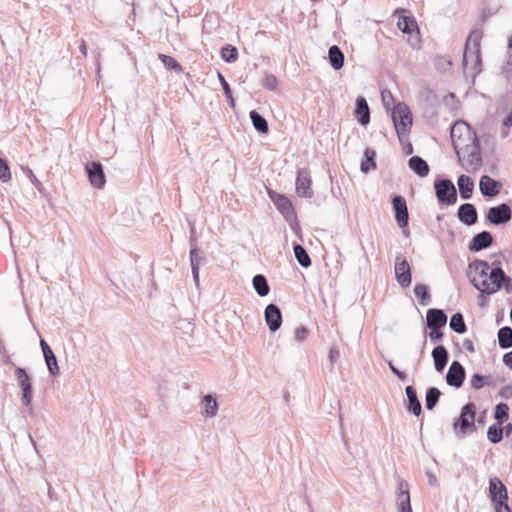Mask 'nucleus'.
I'll list each match as a JSON object with an SVG mask.
<instances>
[{
  "instance_id": "3c124183",
  "label": "nucleus",
  "mask_w": 512,
  "mask_h": 512,
  "mask_svg": "<svg viewBox=\"0 0 512 512\" xmlns=\"http://www.w3.org/2000/svg\"><path fill=\"white\" fill-rule=\"evenodd\" d=\"M218 79H219V82L224 90L225 96L227 98H231V88H230L228 82L226 81L225 77L220 72L218 73Z\"/></svg>"
},
{
  "instance_id": "7ed1b4c3",
  "label": "nucleus",
  "mask_w": 512,
  "mask_h": 512,
  "mask_svg": "<svg viewBox=\"0 0 512 512\" xmlns=\"http://www.w3.org/2000/svg\"><path fill=\"white\" fill-rule=\"evenodd\" d=\"M469 269V277L473 286L481 293L490 294L492 280L489 279V274L492 269L489 264L483 260H474L469 264Z\"/></svg>"
},
{
  "instance_id": "c756f323",
  "label": "nucleus",
  "mask_w": 512,
  "mask_h": 512,
  "mask_svg": "<svg viewBox=\"0 0 512 512\" xmlns=\"http://www.w3.org/2000/svg\"><path fill=\"white\" fill-rule=\"evenodd\" d=\"M252 285L259 296L264 297L269 294L270 288L267 279L262 274H257L253 277Z\"/></svg>"
},
{
  "instance_id": "5fc2aeb1",
  "label": "nucleus",
  "mask_w": 512,
  "mask_h": 512,
  "mask_svg": "<svg viewBox=\"0 0 512 512\" xmlns=\"http://www.w3.org/2000/svg\"><path fill=\"white\" fill-rule=\"evenodd\" d=\"M441 328H435V330H431L429 332V337L432 341H439L443 337V332L440 331Z\"/></svg>"
},
{
  "instance_id": "338daca9",
  "label": "nucleus",
  "mask_w": 512,
  "mask_h": 512,
  "mask_svg": "<svg viewBox=\"0 0 512 512\" xmlns=\"http://www.w3.org/2000/svg\"><path fill=\"white\" fill-rule=\"evenodd\" d=\"M42 352H43V356L44 358L45 357H48L49 354H54V352L52 351V349L50 348V346H47L45 349H42Z\"/></svg>"
},
{
  "instance_id": "4468645a",
  "label": "nucleus",
  "mask_w": 512,
  "mask_h": 512,
  "mask_svg": "<svg viewBox=\"0 0 512 512\" xmlns=\"http://www.w3.org/2000/svg\"><path fill=\"white\" fill-rule=\"evenodd\" d=\"M465 380V369L458 361H453L446 374V382L449 386L459 388Z\"/></svg>"
},
{
  "instance_id": "de8ad7c7",
  "label": "nucleus",
  "mask_w": 512,
  "mask_h": 512,
  "mask_svg": "<svg viewBox=\"0 0 512 512\" xmlns=\"http://www.w3.org/2000/svg\"><path fill=\"white\" fill-rule=\"evenodd\" d=\"M11 179L10 168L7 161L0 158V180L7 182Z\"/></svg>"
},
{
  "instance_id": "79ce46f5",
  "label": "nucleus",
  "mask_w": 512,
  "mask_h": 512,
  "mask_svg": "<svg viewBox=\"0 0 512 512\" xmlns=\"http://www.w3.org/2000/svg\"><path fill=\"white\" fill-rule=\"evenodd\" d=\"M414 293L422 305H425L429 302L430 293L428 286L424 284H416L414 287Z\"/></svg>"
},
{
  "instance_id": "a211bd4d",
  "label": "nucleus",
  "mask_w": 512,
  "mask_h": 512,
  "mask_svg": "<svg viewBox=\"0 0 512 512\" xmlns=\"http://www.w3.org/2000/svg\"><path fill=\"white\" fill-rule=\"evenodd\" d=\"M501 183L488 175H483L479 181V189L485 197H495L499 194Z\"/></svg>"
},
{
  "instance_id": "4d7b16f0",
  "label": "nucleus",
  "mask_w": 512,
  "mask_h": 512,
  "mask_svg": "<svg viewBox=\"0 0 512 512\" xmlns=\"http://www.w3.org/2000/svg\"><path fill=\"white\" fill-rule=\"evenodd\" d=\"M462 346L466 351H468L470 353L475 352L474 344L470 339H464Z\"/></svg>"
},
{
  "instance_id": "a18cd8bd",
  "label": "nucleus",
  "mask_w": 512,
  "mask_h": 512,
  "mask_svg": "<svg viewBox=\"0 0 512 512\" xmlns=\"http://www.w3.org/2000/svg\"><path fill=\"white\" fill-rule=\"evenodd\" d=\"M275 204L283 214H288L291 211V203L288 198L283 195L278 196Z\"/></svg>"
},
{
  "instance_id": "5701e85b",
  "label": "nucleus",
  "mask_w": 512,
  "mask_h": 512,
  "mask_svg": "<svg viewBox=\"0 0 512 512\" xmlns=\"http://www.w3.org/2000/svg\"><path fill=\"white\" fill-rule=\"evenodd\" d=\"M457 185L460 193V197L463 200H468L472 197L474 191V181L470 176L461 174L457 179Z\"/></svg>"
},
{
  "instance_id": "37998d69",
  "label": "nucleus",
  "mask_w": 512,
  "mask_h": 512,
  "mask_svg": "<svg viewBox=\"0 0 512 512\" xmlns=\"http://www.w3.org/2000/svg\"><path fill=\"white\" fill-rule=\"evenodd\" d=\"M509 417V407L506 403H499L495 407L494 418L499 424L505 422Z\"/></svg>"
},
{
  "instance_id": "aec40b11",
  "label": "nucleus",
  "mask_w": 512,
  "mask_h": 512,
  "mask_svg": "<svg viewBox=\"0 0 512 512\" xmlns=\"http://www.w3.org/2000/svg\"><path fill=\"white\" fill-rule=\"evenodd\" d=\"M427 326L430 330L442 328L447 323V315L441 309L431 308L426 314Z\"/></svg>"
},
{
  "instance_id": "39448f33",
  "label": "nucleus",
  "mask_w": 512,
  "mask_h": 512,
  "mask_svg": "<svg viewBox=\"0 0 512 512\" xmlns=\"http://www.w3.org/2000/svg\"><path fill=\"white\" fill-rule=\"evenodd\" d=\"M391 117L399 138L406 135L412 126V115L409 107L404 103L396 104Z\"/></svg>"
},
{
  "instance_id": "6e6d98bb",
  "label": "nucleus",
  "mask_w": 512,
  "mask_h": 512,
  "mask_svg": "<svg viewBox=\"0 0 512 512\" xmlns=\"http://www.w3.org/2000/svg\"><path fill=\"white\" fill-rule=\"evenodd\" d=\"M340 357V352L338 349L336 348H331L330 351H329V359H330V362L333 364L334 362H336Z\"/></svg>"
},
{
  "instance_id": "f8f14e48",
  "label": "nucleus",
  "mask_w": 512,
  "mask_h": 512,
  "mask_svg": "<svg viewBox=\"0 0 512 512\" xmlns=\"http://www.w3.org/2000/svg\"><path fill=\"white\" fill-rule=\"evenodd\" d=\"M392 206L395 213V219L401 228L407 227L409 222V213L404 197L397 195L392 199Z\"/></svg>"
},
{
  "instance_id": "09e8293b",
  "label": "nucleus",
  "mask_w": 512,
  "mask_h": 512,
  "mask_svg": "<svg viewBox=\"0 0 512 512\" xmlns=\"http://www.w3.org/2000/svg\"><path fill=\"white\" fill-rule=\"evenodd\" d=\"M309 334V330L305 326H299L294 331V338L298 342L304 341Z\"/></svg>"
},
{
  "instance_id": "69168bd1",
  "label": "nucleus",
  "mask_w": 512,
  "mask_h": 512,
  "mask_svg": "<svg viewBox=\"0 0 512 512\" xmlns=\"http://www.w3.org/2000/svg\"><path fill=\"white\" fill-rule=\"evenodd\" d=\"M502 429H504V433L508 437L512 433V424H507L505 427H502Z\"/></svg>"
},
{
  "instance_id": "4c0bfd02",
  "label": "nucleus",
  "mask_w": 512,
  "mask_h": 512,
  "mask_svg": "<svg viewBox=\"0 0 512 512\" xmlns=\"http://www.w3.org/2000/svg\"><path fill=\"white\" fill-rule=\"evenodd\" d=\"M504 429H502L501 424H493L489 426L487 431V438L493 444H497L501 442L503 439Z\"/></svg>"
},
{
  "instance_id": "72a5a7b5",
  "label": "nucleus",
  "mask_w": 512,
  "mask_h": 512,
  "mask_svg": "<svg viewBox=\"0 0 512 512\" xmlns=\"http://www.w3.org/2000/svg\"><path fill=\"white\" fill-rule=\"evenodd\" d=\"M441 391L436 387H430L426 391L425 406L428 410H432L439 401Z\"/></svg>"
},
{
  "instance_id": "b1692460",
  "label": "nucleus",
  "mask_w": 512,
  "mask_h": 512,
  "mask_svg": "<svg viewBox=\"0 0 512 512\" xmlns=\"http://www.w3.org/2000/svg\"><path fill=\"white\" fill-rule=\"evenodd\" d=\"M432 358L434 361L436 371L441 373L446 367L449 360L447 349L442 345L436 346L432 350Z\"/></svg>"
},
{
  "instance_id": "a19ab883",
  "label": "nucleus",
  "mask_w": 512,
  "mask_h": 512,
  "mask_svg": "<svg viewBox=\"0 0 512 512\" xmlns=\"http://www.w3.org/2000/svg\"><path fill=\"white\" fill-rule=\"evenodd\" d=\"M221 57L227 63H234L238 59V50L235 46L226 45L221 49Z\"/></svg>"
},
{
  "instance_id": "680f3d73",
  "label": "nucleus",
  "mask_w": 512,
  "mask_h": 512,
  "mask_svg": "<svg viewBox=\"0 0 512 512\" xmlns=\"http://www.w3.org/2000/svg\"><path fill=\"white\" fill-rule=\"evenodd\" d=\"M503 125L505 127H510L512 126V115L511 113H509L503 120Z\"/></svg>"
},
{
  "instance_id": "ea45409f",
  "label": "nucleus",
  "mask_w": 512,
  "mask_h": 512,
  "mask_svg": "<svg viewBox=\"0 0 512 512\" xmlns=\"http://www.w3.org/2000/svg\"><path fill=\"white\" fill-rule=\"evenodd\" d=\"M470 384L472 388H474L475 390H479L483 388L485 385H492V378L491 376H483L476 373L472 375Z\"/></svg>"
},
{
  "instance_id": "20e7f679",
  "label": "nucleus",
  "mask_w": 512,
  "mask_h": 512,
  "mask_svg": "<svg viewBox=\"0 0 512 512\" xmlns=\"http://www.w3.org/2000/svg\"><path fill=\"white\" fill-rule=\"evenodd\" d=\"M476 406L473 402L465 404L453 428L458 437H463L469 430H475Z\"/></svg>"
},
{
  "instance_id": "f704fd0d",
  "label": "nucleus",
  "mask_w": 512,
  "mask_h": 512,
  "mask_svg": "<svg viewBox=\"0 0 512 512\" xmlns=\"http://www.w3.org/2000/svg\"><path fill=\"white\" fill-rule=\"evenodd\" d=\"M293 249L298 263L304 268L309 267L311 265V259L305 248L300 244H295Z\"/></svg>"
},
{
  "instance_id": "e2e57ef3",
  "label": "nucleus",
  "mask_w": 512,
  "mask_h": 512,
  "mask_svg": "<svg viewBox=\"0 0 512 512\" xmlns=\"http://www.w3.org/2000/svg\"><path fill=\"white\" fill-rule=\"evenodd\" d=\"M427 477H428V482L430 485H435L436 482H437V479L435 477V475L431 472H427L426 473Z\"/></svg>"
},
{
  "instance_id": "bf43d9fd",
  "label": "nucleus",
  "mask_w": 512,
  "mask_h": 512,
  "mask_svg": "<svg viewBox=\"0 0 512 512\" xmlns=\"http://www.w3.org/2000/svg\"><path fill=\"white\" fill-rule=\"evenodd\" d=\"M26 174H27L28 178L31 180V182H32L36 187H38V186L41 184V183L38 181V179L36 178V176L33 174L32 170L27 169Z\"/></svg>"
},
{
  "instance_id": "9d476101",
  "label": "nucleus",
  "mask_w": 512,
  "mask_h": 512,
  "mask_svg": "<svg viewBox=\"0 0 512 512\" xmlns=\"http://www.w3.org/2000/svg\"><path fill=\"white\" fill-rule=\"evenodd\" d=\"M489 496L495 506L508 503L507 488L498 477L489 480Z\"/></svg>"
},
{
  "instance_id": "6e6552de",
  "label": "nucleus",
  "mask_w": 512,
  "mask_h": 512,
  "mask_svg": "<svg viewBox=\"0 0 512 512\" xmlns=\"http://www.w3.org/2000/svg\"><path fill=\"white\" fill-rule=\"evenodd\" d=\"M489 279L492 280V286L489 289L490 294L496 293L502 287H504L507 293H512V279L504 273L502 268H493L490 271Z\"/></svg>"
},
{
  "instance_id": "c85d7f7f",
  "label": "nucleus",
  "mask_w": 512,
  "mask_h": 512,
  "mask_svg": "<svg viewBox=\"0 0 512 512\" xmlns=\"http://www.w3.org/2000/svg\"><path fill=\"white\" fill-rule=\"evenodd\" d=\"M329 62L334 70H340L344 65V54L337 45H332L328 50Z\"/></svg>"
},
{
  "instance_id": "423d86ee",
  "label": "nucleus",
  "mask_w": 512,
  "mask_h": 512,
  "mask_svg": "<svg viewBox=\"0 0 512 512\" xmlns=\"http://www.w3.org/2000/svg\"><path fill=\"white\" fill-rule=\"evenodd\" d=\"M437 200L441 204L453 205L457 201V190L450 179L438 178L434 182Z\"/></svg>"
},
{
  "instance_id": "473e14b6",
  "label": "nucleus",
  "mask_w": 512,
  "mask_h": 512,
  "mask_svg": "<svg viewBox=\"0 0 512 512\" xmlns=\"http://www.w3.org/2000/svg\"><path fill=\"white\" fill-rule=\"evenodd\" d=\"M498 343L502 349H508L512 347V328L504 326L498 331Z\"/></svg>"
},
{
  "instance_id": "f03ea898",
  "label": "nucleus",
  "mask_w": 512,
  "mask_h": 512,
  "mask_svg": "<svg viewBox=\"0 0 512 512\" xmlns=\"http://www.w3.org/2000/svg\"><path fill=\"white\" fill-rule=\"evenodd\" d=\"M481 32L472 31L465 44L463 64L465 69H470L475 76L481 71L480 40Z\"/></svg>"
},
{
  "instance_id": "ddd939ff",
  "label": "nucleus",
  "mask_w": 512,
  "mask_h": 512,
  "mask_svg": "<svg viewBox=\"0 0 512 512\" xmlns=\"http://www.w3.org/2000/svg\"><path fill=\"white\" fill-rule=\"evenodd\" d=\"M296 192L298 196L304 198H311L314 194L311 188L310 172L305 168L299 169L298 171L296 178Z\"/></svg>"
},
{
  "instance_id": "c03bdc74",
  "label": "nucleus",
  "mask_w": 512,
  "mask_h": 512,
  "mask_svg": "<svg viewBox=\"0 0 512 512\" xmlns=\"http://www.w3.org/2000/svg\"><path fill=\"white\" fill-rule=\"evenodd\" d=\"M44 359L49 373L52 376H57L59 374V366L55 354H49V356L45 357Z\"/></svg>"
},
{
  "instance_id": "cd10ccee",
  "label": "nucleus",
  "mask_w": 512,
  "mask_h": 512,
  "mask_svg": "<svg viewBox=\"0 0 512 512\" xmlns=\"http://www.w3.org/2000/svg\"><path fill=\"white\" fill-rule=\"evenodd\" d=\"M202 260H203V258L200 257L196 245L191 242L190 263H191L193 280H194L196 286H199V265Z\"/></svg>"
},
{
  "instance_id": "0e129e2a",
  "label": "nucleus",
  "mask_w": 512,
  "mask_h": 512,
  "mask_svg": "<svg viewBox=\"0 0 512 512\" xmlns=\"http://www.w3.org/2000/svg\"><path fill=\"white\" fill-rule=\"evenodd\" d=\"M79 49L83 56L87 55V47H86V43L84 40L81 41Z\"/></svg>"
},
{
  "instance_id": "c9c22d12",
  "label": "nucleus",
  "mask_w": 512,
  "mask_h": 512,
  "mask_svg": "<svg viewBox=\"0 0 512 512\" xmlns=\"http://www.w3.org/2000/svg\"><path fill=\"white\" fill-rule=\"evenodd\" d=\"M397 26L403 33L409 34L417 28V23L413 18L401 15L398 19Z\"/></svg>"
},
{
  "instance_id": "f257e3e1",
  "label": "nucleus",
  "mask_w": 512,
  "mask_h": 512,
  "mask_svg": "<svg viewBox=\"0 0 512 512\" xmlns=\"http://www.w3.org/2000/svg\"><path fill=\"white\" fill-rule=\"evenodd\" d=\"M451 138L463 168L467 171L478 170L482 165V156L476 133L465 122H457L451 128Z\"/></svg>"
},
{
  "instance_id": "13d9d810",
  "label": "nucleus",
  "mask_w": 512,
  "mask_h": 512,
  "mask_svg": "<svg viewBox=\"0 0 512 512\" xmlns=\"http://www.w3.org/2000/svg\"><path fill=\"white\" fill-rule=\"evenodd\" d=\"M503 362L506 366L512 369V351L503 356Z\"/></svg>"
},
{
  "instance_id": "2eb2a0df",
  "label": "nucleus",
  "mask_w": 512,
  "mask_h": 512,
  "mask_svg": "<svg viewBox=\"0 0 512 512\" xmlns=\"http://www.w3.org/2000/svg\"><path fill=\"white\" fill-rule=\"evenodd\" d=\"M396 504L399 512H412L409 494V484L405 480H400L398 483Z\"/></svg>"
},
{
  "instance_id": "052dcab7",
  "label": "nucleus",
  "mask_w": 512,
  "mask_h": 512,
  "mask_svg": "<svg viewBox=\"0 0 512 512\" xmlns=\"http://www.w3.org/2000/svg\"><path fill=\"white\" fill-rule=\"evenodd\" d=\"M495 508H496V512H511V509H510L508 503L499 504V505L495 506Z\"/></svg>"
},
{
  "instance_id": "a878e982",
  "label": "nucleus",
  "mask_w": 512,
  "mask_h": 512,
  "mask_svg": "<svg viewBox=\"0 0 512 512\" xmlns=\"http://www.w3.org/2000/svg\"><path fill=\"white\" fill-rule=\"evenodd\" d=\"M405 392L408 398L407 410L413 413L415 416H419L421 414L422 408L421 403L417 397L416 390L413 386H407Z\"/></svg>"
},
{
  "instance_id": "0eeeda50",
  "label": "nucleus",
  "mask_w": 512,
  "mask_h": 512,
  "mask_svg": "<svg viewBox=\"0 0 512 512\" xmlns=\"http://www.w3.org/2000/svg\"><path fill=\"white\" fill-rule=\"evenodd\" d=\"M15 376L18 382V386L21 390V402L24 406H29L32 402V383L26 370L21 367H17L15 370Z\"/></svg>"
},
{
  "instance_id": "4be33fe9",
  "label": "nucleus",
  "mask_w": 512,
  "mask_h": 512,
  "mask_svg": "<svg viewBox=\"0 0 512 512\" xmlns=\"http://www.w3.org/2000/svg\"><path fill=\"white\" fill-rule=\"evenodd\" d=\"M200 406H201L202 416L207 417V418H213L217 415L218 403L216 401V398L213 395H211V394L205 395L202 398Z\"/></svg>"
},
{
  "instance_id": "dca6fc26",
  "label": "nucleus",
  "mask_w": 512,
  "mask_h": 512,
  "mask_svg": "<svg viewBox=\"0 0 512 512\" xmlns=\"http://www.w3.org/2000/svg\"><path fill=\"white\" fill-rule=\"evenodd\" d=\"M88 179L92 186L101 189L105 185V174L99 162H92L86 165Z\"/></svg>"
},
{
  "instance_id": "6ab92c4d",
  "label": "nucleus",
  "mask_w": 512,
  "mask_h": 512,
  "mask_svg": "<svg viewBox=\"0 0 512 512\" xmlns=\"http://www.w3.org/2000/svg\"><path fill=\"white\" fill-rule=\"evenodd\" d=\"M457 217L460 222L467 226L474 225L478 220L477 210L471 203L462 204L458 209Z\"/></svg>"
},
{
  "instance_id": "603ef678",
  "label": "nucleus",
  "mask_w": 512,
  "mask_h": 512,
  "mask_svg": "<svg viewBox=\"0 0 512 512\" xmlns=\"http://www.w3.org/2000/svg\"><path fill=\"white\" fill-rule=\"evenodd\" d=\"M455 95L453 93H449L444 96L443 103L448 107V109L453 110L455 108Z\"/></svg>"
},
{
  "instance_id": "2f4dec72",
  "label": "nucleus",
  "mask_w": 512,
  "mask_h": 512,
  "mask_svg": "<svg viewBox=\"0 0 512 512\" xmlns=\"http://www.w3.org/2000/svg\"><path fill=\"white\" fill-rule=\"evenodd\" d=\"M250 119L254 128L262 134H266L269 131V126L267 120L261 116L256 110H252L250 112Z\"/></svg>"
},
{
  "instance_id": "58836bf2",
  "label": "nucleus",
  "mask_w": 512,
  "mask_h": 512,
  "mask_svg": "<svg viewBox=\"0 0 512 512\" xmlns=\"http://www.w3.org/2000/svg\"><path fill=\"white\" fill-rule=\"evenodd\" d=\"M158 58L168 70H172L177 73H181L183 71L182 66L175 58L165 54H159Z\"/></svg>"
},
{
  "instance_id": "49530a36",
  "label": "nucleus",
  "mask_w": 512,
  "mask_h": 512,
  "mask_svg": "<svg viewBox=\"0 0 512 512\" xmlns=\"http://www.w3.org/2000/svg\"><path fill=\"white\" fill-rule=\"evenodd\" d=\"M262 85L264 88L274 91L277 88L278 81L277 78L272 74H266L262 79Z\"/></svg>"
},
{
  "instance_id": "1a4fd4ad",
  "label": "nucleus",
  "mask_w": 512,
  "mask_h": 512,
  "mask_svg": "<svg viewBox=\"0 0 512 512\" xmlns=\"http://www.w3.org/2000/svg\"><path fill=\"white\" fill-rule=\"evenodd\" d=\"M487 220L493 225H501L509 222L512 218V210L506 203L488 209Z\"/></svg>"
},
{
  "instance_id": "f3484780",
  "label": "nucleus",
  "mask_w": 512,
  "mask_h": 512,
  "mask_svg": "<svg viewBox=\"0 0 512 512\" xmlns=\"http://www.w3.org/2000/svg\"><path fill=\"white\" fill-rule=\"evenodd\" d=\"M264 314L269 330L276 332L282 324V314L279 307L275 304H269L265 308Z\"/></svg>"
},
{
  "instance_id": "8fccbe9b",
  "label": "nucleus",
  "mask_w": 512,
  "mask_h": 512,
  "mask_svg": "<svg viewBox=\"0 0 512 512\" xmlns=\"http://www.w3.org/2000/svg\"><path fill=\"white\" fill-rule=\"evenodd\" d=\"M381 98H382V102H383V105L388 109L389 106L391 104H393L394 102V99H393V95L392 93L389 91V90H383L381 92Z\"/></svg>"
},
{
  "instance_id": "bb28decb",
  "label": "nucleus",
  "mask_w": 512,
  "mask_h": 512,
  "mask_svg": "<svg viewBox=\"0 0 512 512\" xmlns=\"http://www.w3.org/2000/svg\"><path fill=\"white\" fill-rule=\"evenodd\" d=\"M408 165L419 177H425L429 173V165L420 156H412L408 161Z\"/></svg>"
},
{
  "instance_id": "774afa93",
  "label": "nucleus",
  "mask_w": 512,
  "mask_h": 512,
  "mask_svg": "<svg viewBox=\"0 0 512 512\" xmlns=\"http://www.w3.org/2000/svg\"><path fill=\"white\" fill-rule=\"evenodd\" d=\"M483 294H484V293H481V294L479 295V305H480L481 307H484V306L486 305V301H487L486 297H485Z\"/></svg>"
},
{
  "instance_id": "864d4df0",
  "label": "nucleus",
  "mask_w": 512,
  "mask_h": 512,
  "mask_svg": "<svg viewBox=\"0 0 512 512\" xmlns=\"http://www.w3.org/2000/svg\"><path fill=\"white\" fill-rule=\"evenodd\" d=\"M388 366L391 370V372L396 375L400 380L404 381L406 379V374L402 371H400L398 368L394 366V364L391 361H388Z\"/></svg>"
},
{
  "instance_id": "393cba45",
  "label": "nucleus",
  "mask_w": 512,
  "mask_h": 512,
  "mask_svg": "<svg viewBox=\"0 0 512 512\" xmlns=\"http://www.w3.org/2000/svg\"><path fill=\"white\" fill-rule=\"evenodd\" d=\"M355 115L359 124L366 126L370 121V109L364 97H358L356 100Z\"/></svg>"
},
{
  "instance_id": "9b49d317",
  "label": "nucleus",
  "mask_w": 512,
  "mask_h": 512,
  "mask_svg": "<svg viewBox=\"0 0 512 512\" xmlns=\"http://www.w3.org/2000/svg\"><path fill=\"white\" fill-rule=\"evenodd\" d=\"M395 276L401 287L406 288L411 284L410 266L405 257L401 254L396 256Z\"/></svg>"
},
{
  "instance_id": "412c9836",
  "label": "nucleus",
  "mask_w": 512,
  "mask_h": 512,
  "mask_svg": "<svg viewBox=\"0 0 512 512\" xmlns=\"http://www.w3.org/2000/svg\"><path fill=\"white\" fill-rule=\"evenodd\" d=\"M493 242V237L490 232L488 231H482L478 234H476L470 244H469V250L473 252H478L483 249L488 248Z\"/></svg>"
},
{
  "instance_id": "e433bc0d",
  "label": "nucleus",
  "mask_w": 512,
  "mask_h": 512,
  "mask_svg": "<svg viewBox=\"0 0 512 512\" xmlns=\"http://www.w3.org/2000/svg\"><path fill=\"white\" fill-rule=\"evenodd\" d=\"M449 325L453 331L459 334H463L467 330L463 315L459 312L451 317Z\"/></svg>"
},
{
  "instance_id": "7c9ffc66",
  "label": "nucleus",
  "mask_w": 512,
  "mask_h": 512,
  "mask_svg": "<svg viewBox=\"0 0 512 512\" xmlns=\"http://www.w3.org/2000/svg\"><path fill=\"white\" fill-rule=\"evenodd\" d=\"M376 152L371 148H366L364 151V159L361 162V171L363 173H368L371 169L376 168Z\"/></svg>"
}]
</instances>
